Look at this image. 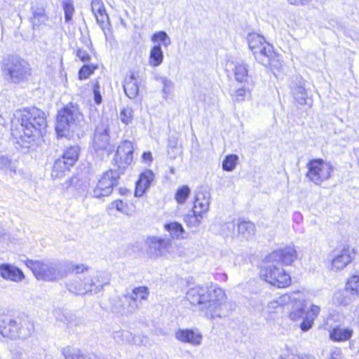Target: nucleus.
<instances>
[{
    "label": "nucleus",
    "instance_id": "f257e3e1",
    "mask_svg": "<svg viewBox=\"0 0 359 359\" xmlns=\"http://www.w3.org/2000/svg\"><path fill=\"white\" fill-rule=\"evenodd\" d=\"M25 265L30 269L36 279L45 281H55L65 278L68 271L83 274L70 280L66 286L68 290L76 295H94L103 290L109 283V278L104 273L93 271L84 264H67L27 259Z\"/></svg>",
    "mask_w": 359,
    "mask_h": 359
},
{
    "label": "nucleus",
    "instance_id": "f03ea898",
    "mask_svg": "<svg viewBox=\"0 0 359 359\" xmlns=\"http://www.w3.org/2000/svg\"><path fill=\"white\" fill-rule=\"evenodd\" d=\"M47 126L45 113L32 107L17 110L12 120V134L22 142L30 143L35 137H39Z\"/></svg>",
    "mask_w": 359,
    "mask_h": 359
},
{
    "label": "nucleus",
    "instance_id": "7ed1b4c3",
    "mask_svg": "<svg viewBox=\"0 0 359 359\" xmlns=\"http://www.w3.org/2000/svg\"><path fill=\"white\" fill-rule=\"evenodd\" d=\"M186 298L208 318L219 316L218 308L224 302L226 296L222 289L196 285L190 287L186 293Z\"/></svg>",
    "mask_w": 359,
    "mask_h": 359
},
{
    "label": "nucleus",
    "instance_id": "20e7f679",
    "mask_svg": "<svg viewBox=\"0 0 359 359\" xmlns=\"http://www.w3.org/2000/svg\"><path fill=\"white\" fill-rule=\"evenodd\" d=\"M84 123L83 114L76 104L69 103L58 111L55 130L60 136H67Z\"/></svg>",
    "mask_w": 359,
    "mask_h": 359
},
{
    "label": "nucleus",
    "instance_id": "39448f33",
    "mask_svg": "<svg viewBox=\"0 0 359 359\" xmlns=\"http://www.w3.org/2000/svg\"><path fill=\"white\" fill-rule=\"evenodd\" d=\"M320 311V306L312 304L309 309H306L304 302H299L289 313V318L294 321H301L299 327L303 332L309 330L313 325L314 320L317 318Z\"/></svg>",
    "mask_w": 359,
    "mask_h": 359
},
{
    "label": "nucleus",
    "instance_id": "423d86ee",
    "mask_svg": "<svg viewBox=\"0 0 359 359\" xmlns=\"http://www.w3.org/2000/svg\"><path fill=\"white\" fill-rule=\"evenodd\" d=\"M306 177L316 185H320L328 180L333 172L334 166L321 158L310 160L307 163Z\"/></svg>",
    "mask_w": 359,
    "mask_h": 359
},
{
    "label": "nucleus",
    "instance_id": "0eeeda50",
    "mask_svg": "<svg viewBox=\"0 0 359 359\" xmlns=\"http://www.w3.org/2000/svg\"><path fill=\"white\" fill-rule=\"evenodd\" d=\"M260 277L271 285L283 288L289 286L291 278L285 271L271 262H268L262 268Z\"/></svg>",
    "mask_w": 359,
    "mask_h": 359
},
{
    "label": "nucleus",
    "instance_id": "6e6552de",
    "mask_svg": "<svg viewBox=\"0 0 359 359\" xmlns=\"http://www.w3.org/2000/svg\"><path fill=\"white\" fill-rule=\"evenodd\" d=\"M119 177L120 172L116 170L110 169L104 172L93 190V196L100 198L110 195L118 184Z\"/></svg>",
    "mask_w": 359,
    "mask_h": 359
},
{
    "label": "nucleus",
    "instance_id": "1a4fd4ad",
    "mask_svg": "<svg viewBox=\"0 0 359 359\" xmlns=\"http://www.w3.org/2000/svg\"><path fill=\"white\" fill-rule=\"evenodd\" d=\"M6 69L13 83H19L25 79L30 70L29 64L25 60L13 56L8 57Z\"/></svg>",
    "mask_w": 359,
    "mask_h": 359
},
{
    "label": "nucleus",
    "instance_id": "9d476101",
    "mask_svg": "<svg viewBox=\"0 0 359 359\" xmlns=\"http://www.w3.org/2000/svg\"><path fill=\"white\" fill-rule=\"evenodd\" d=\"M133 146L130 141H123L118 147L114 161L118 170H123L133 161Z\"/></svg>",
    "mask_w": 359,
    "mask_h": 359
},
{
    "label": "nucleus",
    "instance_id": "9b49d317",
    "mask_svg": "<svg viewBox=\"0 0 359 359\" xmlns=\"http://www.w3.org/2000/svg\"><path fill=\"white\" fill-rule=\"evenodd\" d=\"M353 250L349 246H344L342 249L333 252L331 259V270L339 271L343 270L353 259Z\"/></svg>",
    "mask_w": 359,
    "mask_h": 359
},
{
    "label": "nucleus",
    "instance_id": "f8f14e48",
    "mask_svg": "<svg viewBox=\"0 0 359 359\" xmlns=\"http://www.w3.org/2000/svg\"><path fill=\"white\" fill-rule=\"evenodd\" d=\"M175 339L184 344L193 346H199L202 344L203 334L197 328H180L175 332Z\"/></svg>",
    "mask_w": 359,
    "mask_h": 359
},
{
    "label": "nucleus",
    "instance_id": "ddd939ff",
    "mask_svg": "<svg viewBox=\"0 0 359 359\" xmlns=\"http://www.w3.org/2000/svg\"><path fill=\"white\" fill-rule=\"evenodd\" d=\"M147 252L151 258H158L166 255L169 242L162 238L149 236L145 241Z\"/></svg>",
    "mask_w": 359,
    "mask_h": 359
},
{
    "label": "nucleus",
    "instance_id": "4468645a",
    "mask_svg": "<svg viewBox=\"0 0 359 359\" xmlns=\"http://www.w3.org/2000/svg\"><path fill=\"white\" fill-rule=\"evenodd\" d=\"M149 291L146 286L136 287L133 289L130 294H125L121 301L128 303L127 310L133 313L138 309V303L142 300L147 299Z\"/></svg>",
    "mask_w": 359,
    "mask_h": 359
},
{
    "label": "nucleus",
    "instance_id": "2eb2a0df",
    "mask_svg": "<svg viewBox=\"0 0 359 359\" xmlns=\"http://www.w3.org/2000/svg\"><path fill=\"white\" fill-rule=\"evenodd\" d=\"M296 258V250L292 246H287L273 251L267 257L268 262H276L283 265H290Z\"/></svg>",
    "mask_w": 359,
    "mask_h": 359
},
{
    "label": "nucleus",
    "instance_id": "dca6fc26",
    "mask_svg": "<svg viewBox=\"0 0 359 359\" xmlns=\"http://www.w3.org/2000/svg\"><path fill=\"white\" fill-rule=\"evenodd\" d=\"M255 60L264 66L278 67V55L273 50L272 45L265 44L260 48V53H252Z\"/></svg>",
    "mask_w": 359,
    "mask_h": 359
},
{
    "label": "nucleus",
    "instance_id": "f3484780",
    "mask_svg": "<svg viewBox=\"0 0 359 359\" xmlns=\"http://www.w3.org/2000/svg\"><path fill=\"white\" fill-rule=\"evenodd\" d=\"M109 146V128L107 124L101 123L95 131L93 147L96 150L107 149Z\"/></svg>",
    "mask_w": 359,
    "mask_h": 359
},
{
    "label": "nucleus",
    "instance_id": "a211bd4d",
    "mask_svg": "<svg viewBox=\"0 0 359 359\" xmlns=\"http://www.w3.org/2000/svg\"><path fill=\"white\" fill-rule=\"evenodd\" d=\"M20 327L17 320L4 317L0 322V333L6 337L20 338Z\"/></svg>",
    "mask_w": 359,
    "mask_h": 359
},
{
    "label": "nucleus",
    "instance_id": "6ab92c4d",
    "mask_svg": "<svg viewBox=\"0 0 359 359\" xmlns=\"http://www.w3.org/2000/svg\"><path fill=\"white\" fill-rule=\"evenodd\" d=\"M0 276L5 280L13 282H20L25 278L22 270L10 264H0Z\"/></svg>",
    "mask_w": 359,
    "mask_h": 359
},
{
    "label": "nucleus",
    "instance_id": "aec40b11",
    "mask_svg": "<svg viewBox=\"0 0 359 359\" xmlns=\"http://www.w3.org/2000/svg\"><path fill=\"white\" fill-rule=\"evenodd\" d=\"M304 86V81L302 77H296L295 81L290 86L292 96L299 104H309L307 92Z\"/></svg>",
    "mask_w": 359,
    "mask_h": 359
},
{
    "label": "nucleus",
    "instance_id": "412c9836",
    "mask_svg": "<svg viewBox=\"0 0 359 359\" xmlns=\"http://www.w3.org/2000/svg\"><path fill=\"white\" fill-rule=\"evenodd\" d=\"M154 180V173L150 170H146L142 172L136 182L135 190V196H142L149 189L151 182Z\"/></svg>",
    "mask_w": 359,
    "mask_h": 359
},
{
    "label": "nucleus",
    "instance_id": "4be33fe9",
    "mask_svg": "<svg viewBox=\"0 0 359 359\" xmlns=\"http://www.w3.org/2000/svg\"><path fill=\"white\" fill-rule=\"evenodd\" d=\"M210 194L205 190H198L196 193L193 207L194 212L205 213L209 209Z\"/></svg>",
    "mask_w": 359,
    "mask_h": 359
},
{
    "label": "nucleus",
    "instance_id": "5701e85b",
    "mask_svg": "<svg viewBox=\"0 0 359 359\" xmlns=\"http://www.w3.org/2000/svg\"><path fill=\"white\" fill-rule=\"evenodd\" d=\"M330 338L334 341H345L349 340L353 335V330L349 327H343L337 325L332 327L330 326Z\"/></svg>",
    "mask_w": 359,
    "mask_h": 359
},
{
    "label": "nucleus",
    "instance_id": "b1692460",
    "mask_svg": "<svg viewBox=\"0 0 359 359\" xmlns=\"http://www.w3.org/2000/svg\"><path fill=\"white\" fill-rule=\"evenodd\" d=\"M227 67H232L234 72L235 79L239 83H245L249 81L248 70L247 66L243 62H228Z\"/></svg>",
    "mask_w": 359,
    "mask_h": 359
},
{
    "label": "nucleus",
    "instance_id": "393cba45",
    "mask_svg": "<svg viewBox=\"0 0 359 359\" xmlns=\"http://www.w3.org/2000/svg\"><path fill=\"white\" fill-rule=\"evenodd\" d=\"M123 88L126 95L130 99L135 98L139 93V83L134 73L125 77Z\"/></svg>",
    "mask_w": 359,
    "mask_h": 359
},
{
    "label": "nucleus",
    "instance_id": "a878e982",
    "mask_svg": "<svg viewBox=\"0 0 359 359\" xmlns=\"http://www.w3.org/2000/svg\"><path fill=\"white\" fill-rule=\"evenodd\" d=\"M93 14L96 18L97 22L102 29L105 39H109L110 36V29L109 23V17L106 13L104 6H102L101 9H98L97 11L93 12Z\"/></svg>",
    "mask_w": 359,
    "mask_h": 359
},
{
    "label": "nucleus",
    "instance_id": "bb28decb",
    "mask_svg": "<svg viewBox=\"0 0 359 359\" xmlns=\"http://www.w3.org/2000/svg\"><path fill=\"white\" fill-rule=\"evenodd\" d=\"M238 236L248 240L255 233V224L250 221L238 220L236 223Z\"/></svg>",
    "mask_w": 359,
    "mask_h": 359
},
{
    "label": "nucleus",
    "instance_id": "cd10ccee",
    "mask_svg": "<svg viewBox=\"0 0 359 359\" xmlns=\"http://www.w3.org/2000/svg\"><path fill=\"white\" fill-rule=\"evenodd\" d=\"M247 41L252 53H260V48L269 43L263 36L257 33H250L248 35Z\"/></svg>",
    "mask_w": 359,
    "mask_h": 359
},
{
    "label": "nucleus",
    "instance_id": "c85d7f7f",
    "mask_svg": "<svg viewBox=\"0 0 359 359\" xmlns=\"http://www.w3.org/2000/svg\"><path fill=\"white\" fill-rule=\"evenodd\" d=\"M254 87L252 82H247L244 86L238 88L233 94H232V98L235 102H243L245 100H248L251 97V91Z\"/></svg>",
    "mask_w": 359,
    "mask_h": 359
},
{
    "label": "nucleus",
    "instance_id": "c756f323",
    "mask_svg": "<svg viewBox=\"0 0 359 359\" xmlns=\"http://www.w3.org/2000/svg\"><path fill=\"white\" fill-rule=\"evenodd\" d=\"M67 162L62 158L56 159L54 162L51 176L53 178L62 177L66 171H67L72 165L67 164Z\"/></svg>",
    "mask_w": 359,
    "mask_h": 359
},
{
    "label": "nucleus",
    "instance_id": "7c9ffc66",
    "mask_svg": "<svg viewBox=\"0 0 359 359\" xmlns=\"http://www.w3.org/2000/svg\"><path fill=\"white\" fill-rule=\"evenodd\" d=\"M32 23L33 27H39L41 25H44L46 22L48 20V17L46 15L45 9L43 6H32Z\"/></svg>",
    "mask_w": 359,
    "mask_h": 359
},
{
    "label": "nucleus",
    "instance_id": "2f4dec72",
    "mask_svg": "<svg viewBox=\"0 0 359 359\" xmlns=\"http://www.w3.org/2000/svg\"><path fill=\"white\" fill-rule=\"evenodd\" d=\"M163 57L161 46L155 45L150 50L149 64L154 67H158L163 62Z\"/></svg>",
    "mask_w": 359,
    "mask_h": 359
},
{
    "label": "nucleus",
    "instance_id": "473e14b6",
    "mask_svg": "<svg viewBox=\"0 0 359 359\" xmlns=\"http://www.w3.org/2000/svg\"><path fill=\"white\" fill-rule=\"evenodd\" d=\"M164 227L170 233L172 238L176 239L184 238V229L180 223L177 222H170L165 224Z\"/></svg>",
    "mask_w": 359,
    "mask_h": 359
},
{
    "label": "nucleus",
    "instance_id": "72a5a7b5",
    "mask_svg": "<svg viewBox=\"0 0 359 359\" xmlns=\"http://www.w3.org/2000/svg\"><path fill=\"white\" fill-rule=\"evenodd\" d=\"M345 290L352 295L359 296V271L351 275L347 280Z\"/></svg>",
    "mask_w": 359,
    "mask_h": 359
},
{
    "label": "nucleus",
    "instance_id": "f704fd0d",
    "mask_svg": "<svg viewBox=\"0 0 359 359\" xmlns=\"http://www.w3.org/2000/svg\"><path fill=\"white\" fill-rule=\"evenodd\" d=\"M62 353L65 359H98L95 356L90 358L83 353L80 350L69 347L63 348Z\"/></svg>",
    "mask_w": 359,
    "mask_h": 359
},
{
    "label": "nucleus",
    "instance_id": "c9c22d12",
    "mask_svg": "<svg viewBox=\"0 0 359 359\" xmlns=\"http://www.w3.org/2000/svg\"><path fill=\"white\" fill-rule=\"evenodd\" d=\"M79 151L78 146H72L65 151L62 158L67 162V164L73 165L78 160Z\"/></svg>",
    "mask_w": 359,
    "mask_h": 359
},
{
    "label": "nucleus",
    "instance_id": "e433bc0d",
    "mask_svg": "<svg viewBox=\"0 0 359 359\" xmlns=\"http://www.w3.org/2000/svg\"><path fill=\"white\" fill-rule=\"evenodd\" d=\"M289 300L290 296L287 294H284L273 299L267 304L266 309L268 312H275L277 309L280 308L284 304H286Z\"/></svg>",
    "mask_w": 359,
    "mask_h": 359
},
{
    "label": "nucleus",
    "instance_id": "4c0bfd02",
    "mask_svg": "<svg viewBox=\"0 0 359 359\" xmlns=\"http://www.w3.org/2000/svg\"><path fill=\"white\" fill-rule=\"evenodd\" d=\"M112 337L119 344H130L132 340V333L128 330H118L113 332Z\"/></svg>",
    "mask_w": 359,
    "mask_h": 359
},
{
    "label": "nucleus",
    "instance_id": "58836bf2",
    "mask_svg": "<svg viewBox=\"0 0 359 359\" xmlns=\"http://www.w3.org/2000/svg\"><path fill=\"white\" fill-rule=\"evenodd\" d=\"M202 219V214L194 212V209L184 217V222L190 227H198L201 224Z\"/></svg>",
    "mask_w": 359,
    "mask_h": 359
},
{
    "label": "nucleus",
    "instance_id": "ea45409f",
    "mask_svg": "<svg viewBox=\"0 0 359 359\" xmlns=\"http://www.w3.org/2000/svg\"><path fill=\"white\" fill-rule=\"evenodd\" d=\"M238 157L236 154L227 155L222 163V168L225 171H233L237 164Z\"/></svg>",
    "mask_w": 359,
    "mask_h": 359
},
{
    "label": "nucleus",
    "instance_id": "a19ab883",
    "mask_svg": "<svg viewBox=\"0 0 359 359\" xmlns=\"http://www.w3.org/2000/svg\"><path fill=\"white\" fill-rule=\"evenodd\" d=\"M151 41L154 43L161 41L164 47H168L171 44L170 38L164 31L155 32L151 36Z\"/></svg>",
    "mask_w": 359,
    "mask_h": 359
},
{
    "label": "nucleus",
    "instance_id": "79ce46f5",
    "mask_svg": "<svg viewBox=\"0 0 359 359\" xmlns=\"http://www.w3.org/2000/svg\"><path fill=\"white\" fill-rule=\"evenodd\" d=\"M277 359H316L312 355L296 354L291 351L286 350Z\"/></svg>",
    "mask_w": 359,
    "mask_h": 359
},
{
    "label": "nucleus",
    "instance_id": "37998d69",
    "mask_svg": "<svg viewBox=\"0 0 359 359\" xmlns=\"http://www.w3.org/2000/svg\"><path fill=\"white\" fill-rule=\"evenodd\" d=\"M191 190L188 186L180 187L175 194V198L178 203L183 204L190 194Z\"/></svg>",
    "mask_w": 359,
    "mask_h": 359
},
{
    "label": "nucleus",
    "instance_id": "c03bdc74",
    "mask_svg": "<svg viewBox=\"0 0 359 359\" xmlns=\"http://www.w3.org/2000/svg\"><path fill=\"white\" fill-rule=\"evenodd\" d=\"M119 118L125 125L130 124L133 120V110L129 107L123 109L120 112Z\"/></svg>",
    "mask_w": 359,
    "mask_h": 359
},
{
    "label": "nucleus",
    "instance_id": "a18cd8bd",
    "mask_svg": "<svg viewBox=\"0 0 359 359\" xmlns=\"http://www.w3.org/2000/svg\"><path fill=\"white\" fill-rule=\"evenodd\" d=\"M62 6L65 12V20L66 22H69L72 20L73 13H74L73 3L71 0H64Z\"/></svg>",
    "mask_w": 359,
    "mask_h": 359
},
{
    "label": "nucleus",
    "instance_id": "49530a36",
    "mask_svg": "<svg viewBox=\"0 0 359 359\" xmlns=\"http://www.w3.org/2000/svg\"><path fill=\"white\" fill-rule=\"evenodd\" d=\"M161 81L163 84V93L164 94L163 97L166 98L172 93L174 89V83L171 80L165 77L161 78Z\"/></svg>",
    "mask_w": 359,
    "mask_h": 359
},
{
    "label": "nucleus",
    "instance_id": "de8ad7c7",
    "mask_svg": "<svg viewBox=\"0 0 359 359\" xmlns=\"http://www.w3.org/2000/svg\"><path fill=\"white\" fill-rule=\"evenodd\" d=\"M34 325L29 322H24L23 325H20V338H26L32 334L34 332Z\"/></svg>",
    "mask_w": 359,
    "mask_h": 359
},
{
    "label": "nucleus",
    "instance_id": "09e8293b",
    "mask_svg": "<svg viewBox=\"0 0 359 359\" xmlns=\"http://www.w3.org/2000/svg\"><path fill=\"white\" fill-rule=\"evenodd\" d=\"M236 226V224L233 222H227L223 226L222 231L226 236H233L235 234Z\"/></svg>",
    "mask_w": 359,
    "mask_h": 359
},
{
    "label": "nucleus",
    "instance_id": "8fccbe9b",
    "mask_svg": "<svg viewBox=\"0 0 359 359\" xmlns=\"http://www.w3.org/2000/svg\"><path fill=\"white\" fill-rule=\"evenodd\" d=\"M93 70L88 65H83L79 72V76L80 79H87Z\"/></svg>",
    "mask_w": 359,
    "mask_h": 359
},
{
    "label": "nucleus",
    "instance_id": "3c124183",
    "mask_svg": "<svg viewBox=\"0 0 359 359\" xmlns=\"http://www.w3.org/2000/svg\"><path fill=\"white\" fill-rule=\"evenodd\" d=\"M100 85L98 82H96L93 86V94L94 101L97 104H100L102 102V97L100 91Z\"/></svg>",
    "mask_w": 359,
    "mask_h": 359
},
{
    "label": "nucleus",
    "instance_id": "603ef678",
    "mask_svg": "<svg viewBox=\"0 0 359 359\" xmlns=\"http://www.w3.org/2000/svg\"><path fill=\"white\" fill-rule=\"evenodd\" d=\"M76 56L83 62H89L90 56L88 52L82 48H78L76 50Z\"/></svg>",
    "mask_w": 359,
    "mask_h": 359
},
{
    "label": "nucleus",
    "instance_id": "864d4df0",
    "mask_svg": "<svg viewBox=\"0 0 359 359\" xmlns=\"http://www.w3.org/2000/svg\"><path fill=\"white\" fill-rule=\"evenodd\" d=\"M146 342H147V339L144 336H142V335L133 336L132 334V340L130 344L140 346V345H143Z\"/></svg>",
    "mask_w": 359,
    "mask_h": 359
},
{
    "label": "nucleus",
    "instance_id": "5fc2aeb1",
    "mask_svg": "<svg viewBox=\"0 0 359 359\" xmlns=\"http://www.w3.org/2000/svg\"><path fill=\"white\" fill-rule=\"evenodd\" d=\"M111 208H115L118 211L123 212L124 209V203L121 200H117L111 203Z\"/></svg>",
    "mask_w": 359,
    "mask_h": 359
},
{
    "label": "nucleus",
    "instance_id": "6e6d98bb",
    "mask_svg": "<svg viewBox=\"0 0 359 359\" xmlns=\"http://www.w3.org/2000/svg\"><path fill=\"white\" fill-rule=\"evenodd\" d=\"M104 4L101 0H93L91 2V9L93 13L97 11L98 9H101Z\"/></svg>",
    "mask_w": 359,
    "mask_h": 359
},
{
    "label": "nucleus",
    "instance_id": "4d7b16f0",
    "mask_svg": "<svg viewBox=\"0 0 359 359\" xmlns=\"http://www.w3.org/2000/svg\"><path fill=\"white\" fill-rule=\"evenodd\" d=\"M312 0H287L288 3L295 6H306L309 4Z\"/></svg>",
    "mask_w": 359,
    "mask_h": 359
},
{
    "label": "nucleus",
    "instance_id": "13d9d810",
    "mask_svg": "<svg viewBox=\"0 0 359 359\" xmlns=\"http://www.w3.org/2000/svg\"><path fill=\"white\" fill-rule=\"evenodd\" d=\"M341 350L340 348H335L332 351L328 359H341Z\"/></svg>",
    "mask_w": 359,
    "mask_h": 359
},
{
    "label": "nucleus",
    "instance_id": "bf43d9fd",
    "mask_svg": "<svg viewBox=\"0 0 359 359\" xmlns=\"http://www.w3.org/2000/svg\"><path fill=\"white\" fill-rule=\"evenodd\" d=\"M334 298L336 299L337 302L343 305L347 304V301L342 297V292L337 291L334 293Z\"/></svg>",
    "mask_w": 359,
    "mask_h": 359
},
{
    "label": "nucleus",
    "instance_id": "052dcab7",
    "mask_svg": "<svg viewBox=\"0 0 359 359\" xmlns=\"http://www.w3.org/2000/svg\"><path fill=\"white\" fill-rule=\"evenodd\" d=\"M65 323H67V325H77V323L76 322H74V316L71 314H68V315H65Z\"/></svg>",
    "mask_w": 359,
    "mask_h": 359
},
{
    "label": "nucleus",
    "instance_id": "680f3d73",
    "mask_svg": "<svg viewBox=\"0 0 359 359\" xmlns=\"http://www.w3.org/2000/svg\"><path fill=\"white\" fill-rule=\"evenodd\" d=\"M350 348L359 352V339H353L349 342Z\"/></svg>",
    "mask_w": 359,
    "mask_h": 359
},
{
    "label": "nucleus",
    "instance_id": "e2e57ef3",
    "mask_svg": "<svg viewBox=\"0 0 359 359\" xmlns=\"http://www.w3.org/2000/svg\"><path fill=\"white\" fill-rule=\"evenodd\" d=\"M143 161L145 163L151 162L152 161V154L150 151L144 152L142 156Z\"/></svg>",
    "mask_w": 359,
    "mask_h": 359
},
{
    "label": "nucleus",
    "instance_id": "0e129e2a",
    "mask_svg": "<svg viewBox=\"0 0 359 359\" xmlns=\"http://www.w3.org/2000/svg\"><path fill=\"white\" fill-rule=\"evenodd\" d=\"M7 237V233L6 229L4 228L3 225L0 223V241L5 240Z\"/></svg>",
    "mask_w": 359,
    "mask_h": 359
},
{
    "label": "nucleus",
    "instance_id": "69168bd1",
    "mask_svg": "<svg viewBox=\"0 0 359 359\" xmlns=\"http://www.w3.org/2000/svg\"><path fill=\"white\" fill-rule=\"evenodd\" d=\"M337 316L335 313H330L329 317L327 318L326 325H329V322Z\"/></svg>",
    "mask_w": 359,
    "mask_h": 359
},
{
    "label": "nucleus",
    "instance_id": "338daca9",
    "mask_svg": "<svg viewBox=\"0 0 359 359\" xmlns=\"http://www.w3.org/2000/svg\"><path fill=\"white\" fill-rule=\"evenodd\" d=\"M355 154L356 156V158H357V161H358V165L359 166V149H355Z\"/></svg>",
    "mask_w": 359,
    "mask_h": 359
},
{
    "label": "nucleus",
    "instance_id": "774afa93",
    "mask_svg": "<svg viewBox=\"0 0 359 359\" xmlns=\"http://www.w3.org/2000/svg\"><path fill=\"white\" fill-rule=\"evenodd\" d=\"M124 311V307H121V306L118 310V312H121V311Z\"/></svg>",
    "mask_w": 359,
    "mask_h": 359
}]
</instances>
